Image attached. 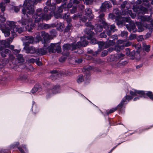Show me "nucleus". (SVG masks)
Segmentation results:
<instances>
[{
    "instance_id": "28",
    "label": "nucleus",
    "mask_w": 153,
    "mask_h": 153,
    "mask_svg": "<svg viewBox=\"0 0 153 153\" xmlns=\"http://www.w3.org/2000/svg\"><path fill=\"white\" fill-rule=\"evenodd\" d=\"M80 15H79L78 16L77 15H74L73 17L74 19H76L77 18L79 17L80 18V19L81 20L82 22H85L87 20V18L85 16H83L82 17H80Z\"/></svg>"
},
{
    "instance_id": "55",
    "label": "nucleus",
    "mask_w": 153,
    "mask_h": 153,
    "mask_svg": "<svg viewBox=\"0 0 153 153\" xmlns=\"http://www.w3.org/2000/svg\"><path fill=\"white\" fill-rule=\"evenodd\" d=\"M143 39V36L140 35L138 36L137 38V40L138 41H142Z\"/></svg>"
},
{
    "instance_id": "47",
    "label": "nucleus",
    "mask_w": 153,
    "mask_h": 153,
    "mask_svg": "<svg viewBox=\"0 0 153 153\" xmlns=\"http://www.w3.org/2000/svg\"><path fill=\"white\" fill-rule=\"evenodd\" d=\"M6 19L3 16L1 15H0V22H5Z\"/></svg>"
},
{
    "instance_id": "11",
    "label": "nucleus",
    "mask_w": 153,
    "mask_h": 153,
    "mask_svg": "<svg viewBox=\"0 0 153 153\" xmlns=\"http://www.w3.org/2000/svg\"><path fill=\"white\" fill-rule=\"evenodd\" d=\"M133 98L132 96L126 95L124 97L123 99L121 102L117 106V108L118 110H121L122 108L123 105L127 103L130 100Z\"/></svg>"
},
{
    "instance_id": "3",
    "label": "nucleus",
    "mask_w": 153,
    "mask_h": 153,
    "mask_svg": "<svg viewBox=\"0 0 153 153\" xmlns=\"http://www.w3.org/2000/svg\"><path fill=\"white\" fill-rule=\"evenodd\" d=\"M50 11H51L49 15L45 14L42 13V9L41 8H38L36 10V15H35V17L36 19V21H37L43 19L47 20L51 19V16L56 13L54 11L56 9L55 4L53 5H50L49 7Z\"/></svg>"
},
{
    "instance_id": "6",
    "label": "nucleus",
    "mask_w": 153,
    "mask_h": 153,
    "mask_svg": "<svg viewBox=\"0 0 153 153\" xmlns=\"http://www.w3.org/2000/svg\"><path fill=\"white\" fill-rule=\"evenodd\" d=\"M121 7L122 9V13H121L123 15H130L133 18H134L136 16V15L132 13V11L130 10H128L127 11H124V10L125 11L128 9L130 7V6L128 3L127 1L124 2L121 5Z\"/></svg>"
},
{
    "instance_id": "1",
    "label": "nucleus",
    "mask_w": 153,
    "mask_h": 153,
    "mask_svg": "<svg viewBox=\"0 0 153 153\" xmlns=\"http://www.w3.org/2000/svg\"><path fill=\"white\" fill-rule=\"evenodd\" d=\"M41 0H25L23 7L24 8L22 9V12L23 15L22 16V19L20 22L22 25L23 26L26 30L29 32L31 31L35 25L38 26V27L42 29H46L50 28L51 25L41 23L40 22L44 20H40L38 21H36L35 16L36 15V12L33 16L35 20H34L35 24L31 19L30 18L34 13L35 9L34 5L36 4V1H40ZM44 20H45L44 19Z\"/></svg>"
},
{
    "instance_id": "33",
    "label": "nucleus",
    "mask_w": 153,
    "mask_h": 153,
    "mask_svg": "<svg viewBox=\"0 0 153 153\" xmlns=\"http://www.w3.org/2000/svg\"><path fill=\"white\" fill-rule=\"evenodd\" d=\"M113 13L115 15L117 18H119V19H120V16L119 15L120 11L117 8L114 9V10Z\"/></svg>"
},
{
    "instance_id": "57",
    "label": "nucleus",
    "mask_w": 153,
    "mask_h": 153,
    "mask_svg": "<svg viewBox=\"0 0 153 153\" xmlns=\"http://www.w3.org/2000/svg\"><path fill=\"white\" fill-rule=\"evenodd\" d=\"M71 24L69 23L68 25V26L66 27L65 30L66 31H68V30H69L70 29L71 27Z\"/></svg>"
},
{
    "instance_id": "7",
    "label": "nucleus",
    "mask_w": 153,
    "mask_h": 153,
    "mask_svg": "<svg viewBox=\"0 0 153 153\" xmlns=\"http://www.w3.org/2000/svg\"><path fill=\"white\" fill-rule=\"evenodd\" d=\"M122 20L124 22H129V25H126V27L128 30L130 32L132 31L133 32H135L137 31V29L135 27V24L134 22L132 21L130 18L128 17H125L122 18Z\"/></svg>"
},
{
    "instance_id": "31",
    "label": "nucleus",
    "mask_w": 153,
    "mask_h": 153,
    "mask_svg": "<svg viewBox=\"0 0 153 153\" xmlns=\"http://www.w3.org/2000/svg\"><path fill=\"white\" fill-rule=\"evenodd\" d=\"M143 49L147 52H148L150 51V46L149 45H146L145 43H143Z\"/></svg>"
},
{
    "instance_id": "51",
    "label": "nucleus",
    "mask_w": 153,
    "mask_h": 153,
    "mask_svg": "<svg viewBox=\"0 0 153 153\" xmlns=\"http://www.w3.org/2000/svg\"><path fill=\"white\" fill-rule=\"evenodd\" d=\"M108 54V51L106 50H104L102 51L101 55L102 56H105Z\"/></svg>"
},
{
    "instance_id": "25",
    "label": "nucleus",
    "mask_w": 153,
    "mask_h": 153,
    "mask_svg": "<svg viewBox=\"0 0 153 153\" xmlns=\"http://www.w3.org/2000/svg\"><path fill=\"white\" fill-rule=\"evenodd\" d=\"M79 3L77 0H71L70 3L67 5V8H70L72 6V4H78Z\"/></svg>"
},
{
    "instance_id": "16",
    "label": "nucleus",
    "mask_w": 153,
    "mask_h": 153,
    "mask_svg": "<svg viewBox=\"0 0 153 153\" xmlns=\"http://www.w3.org/2000/svg\"><path fill=\"white\" fill-rule=\"evenodd\" d=\"M131 42H128L126 43H123L122 46L117 45L115 46L114 50L117 52H119L120 50L123 49L124 47H128L131 45Z\"/></svg>"
},
{
    "instance_id": "19",
    "label": "nucleus",
    "mask_w": 153,
    "mask_h": 153,
    "mask_svg": "<svg viewBox=\"0 0 153 153\" xmlns=\"http://www.w3.org/2000/svg\"><path fill=\"white\" fill-rule=\"evenodd\" d=\"M108 27L104 28L106 29H107L109 30V31L107 32V34L108 36H110L111 34V32L110 31H112L113 32H114L115 31H117V29H116V27L114 25H110L108 24Z\"/></svg>"
},
{
    "instance_id": "40",
    "label": "nucleus",
    "mask_w": 153,
    "mask_h": 153,
    "mask_svg": "<svg viewBox=\"0 0 153 153\" xmlns=\"http://www.w3.org/2000/svg\"><path fill=\"white\" fill-rule=\"evenodd\" d=\"M109 17L112 19H116V20H118V21H119V18H117L116 16L113 13L110 14L109 15Z\"/></svg>"
},
{
    "instance_id": "38",
    "label": "nucleus",
    "mask_w": 153,
    "mask_h": 153,
    "mask_svg": "<svg viewBox=\"0 0 153 153\" xmlns=\"http://www.w3.org/2000/svg\"><path fill=\"white\" fill-rule=\"evenodd\" d=\"M36 38L37 40L36 42H39L40 41H41L42 40L41 37V33H40V32L39 33H36Z\"/></svg>"
},
{
    "instance_id": "17",
    "label": "nucleus",
    "mask_w": 153,
    "mask_h": 153,
    "mask_svg": "<svg viewBox=\"0 0 153 153\" xmlns=\"http://www.w3.org/2000/svg\"><path fill=\"white\" fill-rule=\"evenodd\" d=\"M40 33H41V36L44 39V41L43 43L44 44L45 43H46V40L49 39H51V36L48 33H46L45 31H43L41 32H40Z\"/></svg>"
},
{
    "instance_id": "58",
    "label": "nucleus",
    "mask_w": 153,
    "mask_h": 153,
    "mask_svg": "<svg viewBox=\"0 0 153 153\" xmlns=\"http://www.w3.org/2000/svg\"><path fill=\"white\" fill-rule=\"evenodd\" d=\"M100 36L101 38H105L106 37V35L105 34V33L103 32L101 33Z\"/></svg>"
},
{
    "instance_id": "44",
    "label": "nucleus",
    "mask_w": 153,
    "mask_h": 153,
    "mask_svg": "<svg viewBox=\"0 0 153 153\" xmlns=\"http://www.w3.org/2000/svg\"><path fill=\"white\" fill-rule=\"evenodd\" d=\"M83 80V76L80 75L79 76V77L77 80V82L78 83H80Z\"/></svg>"
},
{
    "instance_id": "12",
    "label": "nucleus",
    "mask_w": 153,
    "mask_h": 153,
    "mask_svg": "<svg viewBox=\"0 0 153 153\" xmlns=\"http://www.w3.org/2000/svg\"><path fill=\"white\" fill-rule=\"evenodd\" d=\"M61 47L59 45V44H51L50 45V47L48 49L49 52L53 53L54 50L56 49L57 53H60L61 51Z\"/></svg>"
},
{
    "instance_id": "36",
    "label": "nucleus",
    "mask_w": 153,
    "mask_h": 153,
    "mask_svg": "<svg viewBox=\"0 0 153 153\" xmlns=\"http://www.w3.org/2000/svg\"><path fill=\"white\" fill-rule=\"evenodd\" d=\"M0 44L6 47H8L9 46V43H7L6 40H0Z\"/></svg>"
},
{
    "instance_id": "23",
    "label": "nucleus",
    "mask_w": 153,
    "mask_h": 153,
    "mask_svg": "<svg viewBox=\"0 0 153 153\" xmlns=\"http://www.w3.org/2000/svg\"><path fill=\"white\" fill-rule=\"evenodd\" d=\"M10 52V51L8 49H5L3 50L1 48H0V53L1 56L2 57H5L6 56V54H9Z\"/></svg>"
},
{
    "instance_id": "52",
    "label": "nucleus",
    "mask_w": 153,
    "mask_h": 153,
    "mask_svg": "<svg viewBox=\"0 0 153 153\" xmlns=\"http://www.w3.org/2000/svg\"><path fill=\"white\" fill-rule=\"evenodd\" d=\"M39 59H38L36 60V64L39 66H41L42 65V63L39 60Z\"/></svg>"
},
{
    "instance_id": "41",
    "label": "nucleus",
    "mask_w": 153,
    "mask_h": 153,
    "mask_svg": "<svg viewBox=\"0 0 153 153\" xmlns=\"http://www.w3.org/2000/svg\"><path fill=\"white\" fill-rule=\"evenodd\" d=\"M128 34V33L127 31H123L121 32L120 36L122 37L126 38Z\"/></svg>"
},
{
    "instance_id": "26",
    "label": "nucleus",
    "mask_w": 153,
    "mask_h": 153,
    "mask_svg": "<svg viewBox=\"0 0 153 153\" xmlns=\"http://www.w3.org/2000/svg\"><path fill=\"white\" fill-rule=\"evenodd\" d=\"M136 25L138 28V31L139 32H142L144 30V28L142 24L140 22H137L136 23Z\"/></svg>"
},
{
    "instance_id": "46",
    "label": "nucleus",
    "mask_w": 153,
    "mask_h": 153,
    "mask_svg": "<svg viewBox=\"0 0 153 153\" xmlns=\"http://www.w3.org/2000/svg\"><path fill=\"white\" fill-rule=\"evenodd\" d=\"M143 4L145 6L147 7H148L149 5V2L148 1V0H143Z\"/></svg>"
},
{
    "instance_id": "62",
    "label": "nucleus",
    "mask_w": 153,
    "mask_h": 153,
    "mask_svg": "<svg viewBox=\"0 0 153 153\" xmlns=\"http://www.w3.org/2000/svg\"><path fill=\"white\" fill-rule=\"evenodd\" d=\"M51 0H48V1L46 2V4L47 5H48L49 7L51 5Z\"/></svg>"
},
{
    "instance_id": "60",
    "label": "nucleus",
    "mask_w": 153,
    "mask_h": 153,
    "mask_svg": "<svg viewBox=\"0 0 153 153\" xmlns=\"http://www.w3.org/2000/svg\"><path fill=\"white\" fill-rule=\"evenodd\" d=\"M13 52L14 54H16L19 53L20 51L17 49H15L13 50Z\"/></svg>"
},
{
    "instance_id": "49",
    "label": "nucleus",
    "mask_w": 153,
    "mask_h": 153,
    "mask_svg": "<svg viewBox=\"0 0 153 153\" xmlns=\"http://www.w3.org/2000/svg\"><path fill=\"white\" fill-rule=\"evenodd\" d=\"M153 127V125L150 126L147 128H143L141 130H140V132L141 133L143 131H145L148 130V129L151 128H152Z\"/></svg>"
},
{
    "instance_id": "42",
    "label": "nucleus",
    "mask_w": 153,
    "mask_h": 153,
    "mask_svg": "<svg viewBox=\"0 0 153 153\" xmlns=\"http://www.w3.org/2000/svg\"><path fill=\"white\" fill-rule=\"evenodd\" d=\"M0 8L1 9L2 12H4L5 10V5L4 3L2 2L0 4Z\"/></svg>"
},
{
    "instance_id": "35",
    "label": "nucleus",
    "mask_w": 153,
    "mask_h": 153,
    "mask_svg": "<svg viewBox=\"0 0 153 153\" xmlns=\"http://www.w3.org/2000/svg\"><path fill=\"white\" fill-rule=\"evenodd\" d=\"M95 30L97 32H100L102 30V27L101 25H98L96 27L94 28Z\"/></svg>"
},
{
    "instance_id": "10",
    "label": "nucleus",
    "mask_w": 153,
    "mask_h": 153,
    "mask_svg": "<svg viewBox=\"0 0 153 153\" xmlns=\"http://www.w3.org/2000/svg\"><path fill=\"white\" fill-rule=\"evenodd\" d=\"M115 44L114 40H110L108 42H100L98 43L99 47L100 48H107L110 46H113Z\"/></svg>"
},
{
    "instance_id": "18",
    "label": "nucleus",
    "mask_w": 153,
    "mask_h": 153,
    "mask_svg": "<svg viewBox=\"0 0 153 153\" xmlns=\"http://www.w3.org/2000/svg\"><path fill=\"white\" fill-rule=\"evenodd\" d=\"M24 49L26 50V53H33L35 52L36 53V51L33 47H28L26 45L24 47Z\"/></svg>"
},
{
    "instance_id": "22",
    "label": "nucleus",
    "mask_w": 153,
    "mask_h": 153,
    "mask_svg": "<svg viewBox=\"0 0 153 153\" xmlns=\"http://www.w3.org/2000/svg\"><path fill=\"white\" fill-rule=\"evenodd\" d=\"M126 54L127 56L130 55V58L131 59H134V56L133 53L135 54V51H133L131 53H130V49L129 48H126L125 49Z\"/></svg>"
},
{
    "instance_id": "54",
    "label": "nucleus",
    "mask_w": 153,
    "mask_h": 153,
    "mask_svg": "<svg viewBox=\"0 0 153 153\" xmlns=\"http://www.w3.org/2000/svg\"><path fill=\"white\" fill-rule=\"evenodd\" d=\"M13 39V38L11 37L7 39L6 41L7 42V43H9V45H10V44L12 42Z\"/></svg>"
},
{
    "instance_id": "5",
    "label": "nucleus",
    "mask_w": 153,
    "mask_h": 153,
    "mask_svg": "<svg viewBox=\"0 0 153 153\" xmlns=\"http://www.w3.org/2000/svg\"><path fill=\"white\" fill-rule=\"evenodd\" d=\"M85 26L87 27L86 29L85 30V32L86 34L88 35L87 36V38L88 39L91 40V42L93 44H95L97 43V40L95 39H93V37L94 36V33L91 31L93 30L94 28L93 26L92 25L88 23L85 24ZM99 42H98V43Z\"/></svg>"
},
{
    "instance_id": "8",
    "label": "nucleus",
    "mask_w": 153,
    "mask_h": 153,
    "mask_svg": "<svg viewBox=\"0 0 153 153\" xmlns=\"http://www.w3.org/2000/svg\"><path fill=\"white\" fill-rule=\"evenodd\" d=\"M142 3L141 0H137L136 2V5H134L133 6V9L134 11L137 13H141L142 14L143 13H146L147 11V8L143 7L140 6H138V5Z\"/></svg>"
},
{
    "instance_id": "50",
    "label": "nucleus",
    "mask_w": 153,
    "mask_h": 153,
    "mask_svg": "<svg viewBox=\"0 0 153 153\" xmlns=\"http://www.w3.org/2000/svg\"><path fill=\"white\" fill-rule=\"evenodd\" d=\"M83 1L84 3L86 4H91L92 2V1L91 0H83Z\"/></svg>"
},
{
    "instance_id": "34",
    "label": "nucleus",
    "mask_w": 153,
    "mask_h": 153,
    "mask_svg": "<svg viewBox=\"0 0 153 153\" xmlns=\"http://www.w3.org/2000/svg\"><path fill=\"white\" fill-rule=\"evenodd\" d=\"M69 13H67L65 14L63 16V18L64 19H67V21L68 22H69L71 21L70 18H69Z\"/></svg>"
},
{
    "instance_id": "64",
    "label": "nucleus",
    "mask_w": 153,
    "mask_h": 153,
    "mask_svg": "<svg viewBox=\"0 0 153 153\" xmlns=\"http://www.w3.org/2000/svg\"><path fill=\"white\" fill-rule=\"evenodd\" d=\"M14 10L15 12H17L19 11V9L18 7H14Z\"/></svg>"
},
{
    "instance_id": "14",
    "label": "nucleus",
    "mask_w": 153,
    "mask_h": 153,
    "mask_svg": "<svg viewBox=\"0 0 153 153\" xmlns=\"http://www.w3.org/2000/svg\"><path fill=\"white\" fill-rule=\"evenodd\" d=\"M49 48L47 43L44 44V47L43 48L38 49L36 50V53L38 54L44 55L47 52L48 48Z\"/></svg>"
},
{
    "instance_id": "61",
    "label": "nucleus",
    "mask_w": 153,
    "mask_h": 153,
    "mask_svg": "<svg viewBox=\"0 0 153 153\" xmlns=\"http://www.w3.org/2000/svg\"><path fill=\"white\" fill-rule=\"evenodd\" d=\"M18 149L22 153H25L21 147H18Z\"/></svg>"
},
{
    "instance_id": "13",
    "label": "nucleus",
    "mask_w": 153,
    "mask_h": 153,
    "mask_svg": "<svg viewBox=\"0 0 153 153\" xmlns=\"http://www.w3.org/2000/svg\"><path fill=\"white\" fill-rule=\"evenodd\" d=\"M60 88L59 85L54 86L51 89H49L47 92L48 96L60 92Z\"/></svg>"
},
{
    "instance_id": "48",
    "label": "nucleus",
    "mask_w": 153,
    "mask_h": 153,
    "mask_svg": "<svg viewBox=\"0 0 153 153\" xmlns=\"http://www.w3.org/2000/svg\"><path fill=\"white\" fill-rule=\"evenodd\" d=\"M18 79L21 80H24L26 79V77L23 75H20L19 76Z\"/></svg>"
},
{
    "instance_id": "21",
    "label": "nucleus",
    "mask_w": 153,
    "mask_h": 153,
    "mask_svg": "<svg viewBox=\"0 0 153 153\" xmlns=\"http://www.w3.org/2000/svg\"><path fill=\"white\" fill-rule=\"evenodd\" d=\"M85 15L89 17V20H91L93 19L94 16L92 13L91 10L89 8H87L85 10Z\"/></svg>"
},
{
    "instance_id": "43",
    "label": "nucleus",
    "mask_w": 153,
    "mask_h": 153,
    "mask_svg": "<svg viewBox=\"0 0 153 153\" xmlns=\"http://www.w3.org/2000/svg\"><path fill=\"white\" fill-rule=\"evenodd\" d=\"M132 46L134 47L137 50H139L141 48V46L140 44L138 43L137 44H133L132 45Z\"/></svg>"
},
{
    "instance_id": "2",
    "label": "nucleus",
    "mask_w": 153,
    "mask_h": 153,
    "mask_svg": "<svg viewBox=\"0 0 153 153\" xmlns=\"http://www.w3.org/2000/svg\"><path fill=\"white\" fill-rule=\"evenodd\" d=\"M7 25L9 27H6L5 25L4 24H0V29L3 33L4 34L5 36H8L11 31L12 35L14 36L16 35V33L18 32L21 33L23 31V29L19 26L15 25V23L13 21H7L6 22Z\"/></svg>"
},
{
    "instance_id": "30",
    "label": "nucleus",
    "mask_w": 153,
    "mask_h": 153,
    "mask_svg": "<svg viewBox=\"0 0 153 153\" xmlns=\"http://www.w3.org/2000/svg\"><path fill=\"white\" fill-rule=\"evenodd\" d=\"M145 96L143 97H146V96H147L151 100H153V93L151 91H145Z\"/></svg>"
},
{
    "instance_id": "15",
    "label": "nucleus",
    "mask_w": 153,
    "mask_h": 153,
    "mask_svg": "<svg viewBox=\"0 0 153 153\" xmlns=\"http://www.w3.org/2000/svg\"><path fill=\"white\" fill-rule=\"evenodd\" d=\"M66 6V4L65 3L59 7L58 10V12H56L54 13V16L56 18L58 19L61 16L60 13L62 12L63 9L65 8Z\"/></svg>"
},
{
    "instance_id": "39",
    "label": "nucleus",
    "mask_w": 153,
    "mask_h": 153,
    "mask_svg": "<svg viewBox=\"0 0 153 153\" xmlns=\"http://www.w3.org/2000/svg\"><path fill=\"white\" fill-rule=\"evenodd\" d=\"M117 109H118L117 107L116 108H112L109 110H107L106 111L107 114H109L112 113L115 111Z\"/></svg>"
},
{
    "instance_id": "9",
    "label": "nucleus",
    "mask_w": 153,
    "mask_h": 153,
    "mask_svg": "<svg viewBox=\"0 0 153 153\" xmlns=\"http://www.w3.org/2000/svg\"><path fill=\"white\" fill-rule=\"evenodd\" d=\"M130 94L133 97V96H137L138 97H135L134 99V101H135L137 100H138L140 97L145 96V92L142 91H137L135 89H133L132 91H130Z\"/></svg>"
},
{
    "instance_id": "27",
    "label": "nucleus",
    "mask_w": 153,
    "mask_h": 153,
    "mask_svg": "<svg viewBox=\"0 0 153 153\" xmlns=\"http://www.w3.org/2000/svg\"><path fill=\"white\" fill-rule=\"evenodd\" d=\"M17 59L19 63H23L24 60L23 57L22 55L19 54L16 55Z\"/></svg>"
},
{
    "instance_id": "20",
    "label": "nucleus",
    "mask_w": 153,
    "mask_h": 153,
    "mask_svg": "<svg viewBox=\"0 0 153 153\" xmlns=\"http://www.w3.org/2000/svg\"><path fill=\"white\" fill-rule=\"evenodd\" d=\"M104 13H102L99 16V18L100 19V21L101 24H102L104 28H106L108 27V24H107L105 21V19L104 18Z\"/></svg>"
},
{
    "instance_id": "59",
    "label": "nucleus",
    "mask_w": 153,
    "mask_h": 153,
    "mask_svg": "<svg viewBox=\"0 0 153 153\" xmlns=\"http://www.w3.org/2000/svg\"><path fill=\"white\" fill-rule=\"evenodd\" d=\"M111 38L113 39L114 40H117L118 39V37L117 35H114L111 36Z\"/></svg>"
},
{
    "instance_id": "29",
    "label": "nucleus",
    "mask_w": 153,
    "mask_h": 153,
    "mask_svg": "<svg viewBox=\"0 0 153 153\" xmlns=\"http://www.w3.org/2000/svg\"><path fill=\"white\" fill-rule=\"evenodd\" d=\"M57 28L59 31H62L64 28V25L60 22L57 23L56 25Z\"/></svg>"
},
{
    "instance_id": "53",
    "label": "nucleus",
    "mask_w": 153,
    "mask_h": 153,
    "mask_svg": "<svg viewBox=\"0 0 153 153\" xmlns=\"http://www.w3.org/2000/svg\"><path fill=\"white\" fill-rule=\"evenodd\" d=\"M124 41L123 40H119L117 41V44L118 45H119L120 44H123L124 43Z\"/></svg>"
},
{
    "instance_id": "24",
    "label": "nucleus",
    "mask_w": 153,
    "mask_h": 153,
    "mask_svg": "<svg viewBox=\"0 0 153 153\" xmlns=\"http://www.w3.org/2000/svg\"><path fill=\"white\" fill-rule=\"evenodd\" d=\"M110 7L111 5L108 2H105L102 5L101 10L102 11H105V8H108Z\"/></svg>"
},
{
    "instance_id": "37",
    "label": "nucleus",
    "mask_w": 153,
    "mask_h": 153,
    "mask_svg": "<svg viewBox=\"0 0 153 153\" xmlns=\"http://www.w3.org/2000/svg\"><path fill=\"white\" fill-rule=\"evenodd\" d=\"M40 87V86L39 85H36L34 88H33L31 92L33 93H34L36 92L38 90V89Z\"/></svg>"
},
{
    "instance_id": "63",
    "label": "nucleus",
    "mask_w": 153,
    "mask_h": 153,
    "mask_svg": "<svg viewBox=\"0 0 153 153\" xmlns=\"http://www.w3.org/2000/svg\"><path fill=\"white\" fill-rule=\"evenodd\" d=\"M48 8L47 7H45L44 9V12L45 13H46L48 12Z\"/></svg>"
},
{
    "instance_id": "45",
    "label": "nucleus",
    "mask_w": 153,
    "mask_h": 153,
    "mask_svg": "<svg viewBox=\"0 0 153 153\" xmlns=\"http://www.w3.org/2000/svg\"><path fill=\"white\" fill-rule=\"evenodd\" d=\"M136 35L134 34H131L129 37V39L130 40H134L136 39Z\"/></svg>"
},
{
    "instance_id": "32",
    "label": "nucleus",
    "mask_w": 153,
    "mask_h": 153,
    "mask_svg": "<svg viewBox=\"0 0 153 153\" xmlns=\"http://www.w3.org/2000/svg\"><path fill=\"white\" fill-rule=\"evenodd\" d=\"M25 38L26 40L27 41V42L29 43H32L34 42V38L32 36H26Z\"/></svg>"
},
{
    "instance_id": "4",
    "label": "nucleus",
    "mask_w": 153,
    "mask_h": 153,
    "mask_svg": "<svg viewBox=\"0 0 153 153\" xmlns=\"http://www.w3.org/2000/svg\"><path fill=\"white\" fill-rule=\"evenodd\" d=\"M88 42L85 40V37H82L81 38L80 41L77 42V44L74 43L71 45L69 44H65L63 45V49L64 51H67L72 48V50H74L77 48L82 46L85 47L88 44Z\"/></svg>"
},
{
    "instance_id": "56",
    "label": "nucleus",
    "mask_w": 153,
    "mask_h": 153,
    "mask_svg": "<svg viewBox=\"0 0 153 153\" xmlns=\"http://www.w3.org/2000/svg\"><path fill=\"white\" fill-rule=\"evenodd\" d=\"M76 10V7H73V8L71 10V13H75Z\"/></svg>"
}]
</instances>
